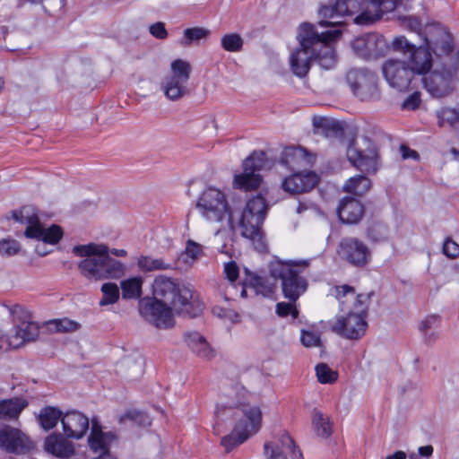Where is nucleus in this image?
<instances>
[{"instance_id": "obj_33", "label": "nucleus", "mask_w": 459, "mask_h": 459, "mask_svg": "<svg viewBox=\"0 0 459 459\" xmlns=\"http://www.w3.org/2000/svg\"><path fill=\"white\" fill-rule=\"evenodd\" d=\"M332 426L333 421L327 414L316 409L314 410L312 414V428L318 437L322 438L329 437L332 434Z\"/></svg>"}, {"instance_id": "obj_20", "label": "nucleus", "mask_w": 459, "mask_h": 459, "mask_svg": "<svg viewBox=\"0 0 459 459\" xmlns=\"http://www.w3.org/2000/svg\"><path fill=\"white\" fill-rule=\"evenodd\" d=\"M400 2L401 0H363L365 9L354 22L357 24H369L380 19L384 13L394 11Z\"/></svg>"}, {"instance_id": "obj_52", "label": "nucleus", "mask_w": 459, "mask_h": 459, "mask_svg": "<svg viewBox=\"0 0 459 459\" xmlns=\"http://www.w3.org/2000/svg\"><path fill=\"white\" fill-rule=\"evenodd\" d=\"M223 273L230 282H235L239 275V268L234 261L224 264Z\"/></svg>"}, {"instance_id": "obj_28", "label": "nucleus", "mask_w": 459, "mask_h": 459, "mask_svg": "<svg viewBox=\"0 0 459 459\" xmlns=\"http://www.w3.org/2000/svg\"><path fill=\"white\" fill-rule=\"evenodd\" d=\"M363 213V205L359 201L351 197L343 198L338 207L340 220L347 224L357 223L362 218Z\"/></svg>"}, {"instance_id": "obj_37", "label": "nucleus", "mask_w": 459, "mask_h": 459, "mask_svg": "<svg viewBox=\"0 0 459 459\" xmlns=\"http://www.w3.org/2000/svg\"><path fill=\"white\" fill-rule=\"evenodd\" d=\"M209 30L203 27L188 28L184 30V37L179 40L180 45L189 47L192 44H198L210 36Z\"/></svg>"}, {"instance_id": "obj_30", "label": "nucleus", "mask_w": 459, "mask_h": 459, "mask_svg": "<svg viewBox=\"0 0 459 459\" xmlns=\"http://www.w3.org/2000/svg\"><path fill=\"white\" fill-rule=\"evenodd\" d=\"M281 162L291 170L299 169L309 163L307 152L301 147L290 146L283 150Z\"/></svg>"}, {"instance_id": "obj_32", "label": "nucleus", "mask_w": 459, "mask_h": 459, "mask_svg": "<svg viewBox=\"0 0 459 459\" xmlns=\"http://www.w3.org/2000/svg\"><path fill=\"white\" fill-rule=\"evenodd\" d=\"M187 82H180L169 76H166L161 83L164 95L169 100L175 101L183 98L187 93Z\"/></svg>"}, {"instance_id": "obj_61", "label": "nucleus", "mask_w": 459, "mask_h": 459, "mask_svg": "<svg viewBox=\"0 0 459 459\" xmlns=\"http://www.w3.org/2000/svg\"><path fill=\"white\" fill-rule=\"evenodd\" d=\"M433 453V447L431 446H424L419 448V454L422 456H429Z\"/></svg>"}, {"instance_id": "obj_59", "label": "nucleus", "mask_w": 459, "mask_h": 459, "mask_svg": "<svg viewBox=\"0 0 459 459\" xmlns=\"http://www.w3.org/2000/svg\"><path fill=\"white\" fill-rule=\"evenodd\" d=\"M400 152H401V154H402V157L403 160H407V159L417 160L419 158V154L417 153V152L410 149L409 147H407L405 145H402L400 147Z\"/></svg>"}, {"instance_id": "obj_63", "label": "nucleus", "mask_w": 459, "mask_h": 459, "mask_svg": "<svg viewBox=\"0 0 459 459\" xmlns=\"http://www.w3.org/2000/svg\"><path fill=\"white\" fill-rule=\"evenodd\" d=\"M341 24H342L341 22H325V21H320L319 22V25H321V26H327V27H332V26H334V25H341Z\"/></svg>"}, {"instance_id": "obj_4", "label": "nucleus", "mask_w": 459, "mask_h": 459, "mask_svg": "<svg viewBox=\"0 0 459 459\" xmlns=\"http://www.w3.org/2000/svg\"><path fill=\"white\" fill-rule=\"evenodd\" d=\"M309 265V259L274 260L270 263L271 276L281 281L282 294L290 301L296 302L307 290L308 284L303 274Z\"/></svg>"}, {"instance_id": "obj_64", "label": "nucleus", "mask_w": 459, "mask_h": 459, "mask_svg": "<svg viewBox=\"0 0 459 459\" xmlns=\"http://www.w3.org/2000/svg\"><path fill=\"white\" fill-rule=\"evenodd\" d=\"M247 287V285H245V282H244V283H243L242 290H241V292H240V296H241L242 298H247V289H246Z\"/></svg>"}, {"instance_id": "obj_9", "label": "nucleus", "mask_w": 459, "mask_h": 459, "mask_svg": "<svg viewBox=\"0 0 459 459\" xmlns=\"http://www.w3.org/2000/svg\"><path fill=\"white\" fill-rule=\"evenodd\" d=\"M349 161L365 173H375L377 169V151L374 143L367 136L353 139L347 148Z\"/></svg>"}, {"instance_id": "obj_39", "label": "nucleus", "mask_w": 459, "mask_h": 459, "mask_svg": "<svg viewBox=\"0 0 459 459\" xmlns=\"http://www.w3.org/2000/svg\"><path fill=\"white\" fill-rule=\"evenodd\" d=\"M61 419L62 411L57 408L51 406L45 407L39 416L40 425L44 429H50L54 428Z\"/></svg>"}, {"instance_id": "obj_44", "label": "nucleus", "mask_w": 459, "mask_h": 459, "mask_svg": "<svg viewBox=\"0 0 459 459\" xmlns=\"http://www.w3.org/2000/svg\"><path fill=\"white\" fill-rule=\"evenodd\" d=\"M317 379L322 384H332L338 377L336 371L333 370L325 363H320L316 367Z\"/></svg>"}, {"instance_id": "obj_19", "label": "nucleus", "mask_w": 459, "mask_h": 459, "mask_svg": "<svg viewBox=\"0 0 459 459\" xmlns=\"http://www.w3.org/2000/svg\"><path fill=\"white\" fill-rule=\"evenodd\" d=\"M385 47L386 43L384 38L374 33L358 37L351 42L354 53L367 60L377 58L384 55Z\"/></svg>"}, {"instance_id": "obj_5", "label": "nucleus", "mask_w": 459, "mask_h": 459, "mask_svg": "<svg viewBox=\"0 0 459 459\" xmlns=\"http://www.w3.org/2000/svg\"><path fill=\"white\" fill-rule=\"evenodd\" d=\"M13 317V328L1 342L0 350L19 349L35 342L39 336V325L34 321L32 313L22 305H13L9 308Z\"/></svg>"}, {"instance_id": "obj_41", "label": "nucleus", "mask_w": 459, "mask_h": 459, "mask_svg": "<svg viewBox=\"0 0 459 459\" xmlns=\"http://www.w3.org/2000/svg\"><path fill=\"white\" fill-rule=\"evenodd\" d=\"M28 403H0V419L13 420L18 418Z\"/></svg>"}, {"instance_id": "obj_58", "label": "nucleus", "mask_w": 459, "mask_h": 459, "mask_svg": "<svg viewBox=\"0 0 459 459\" xmlns=\"http://www.w3.org/2000/svg\"><path fill=\"white\" fill-rule=\"evenodd\" d=\"M368 294H358L357 296L354 295L352 299L355 300V308L358 310L357 313L362 314V312L366 309V304L369 299Z\"/></svg>"}, {"instance_id": "obj_18", "label": "nucleus", "mask_w": 459, "mask_h": 459, "mask_svg": "<svg viewBox=\"0 0 459 459\" xmlns=\"http://www.w3.org/2000/svg\"><path fill=\"white\" fill-rule=\"evenodd\" d=\"M454 72L446 65L435 69L429 75L422 79L426 90L436 98L450 94L453 90Z\"/></svg>"}, {"instance_id": "obj_27", "label": "nucleus", "mask_w": 459, "mask_h": 459, "mask_svg": "<svg viewBox=\"0 0 459 459\" xmlns=\"http://www.w3.org/2000/svg\"><path fill=\"white\" fill-rule=\"evenodd\" d=\"M45 450L58 458H68L74 453V445L61 434H51L44 443Z\"/></svg>"}, {"instance_id": "obj_3", "label": "nucleus", "mask_w": 459, "mask_h": 459, "mask_svg": "<svg viewBox=\"0 0 459 459\" xmlns=\"http://www.w3.org/2000/svg\"><path fill=\"white\" fill-rule=\"evenodd\" d=\"M73 254L82 258L78 263V270L89 281L118 280L126 274V264L112 256H126L127 252L125 249L89 243L74 246Z\"/></svg>"}, {"instance_id": "obj_10", "label": "nucleus", "mask_w": 459, "mask_h": 459, "mask_svg": "<svg viewBox=\"0 0 459 459\" xmlns=\"http://www.w3.org/2000/svg\"><path fill=\"white\" fill-rule=\"evenodd\" d=\"M392 45L394 50L401 51L407 56V65L413 75L425 74L431 69L432 56L428 48L422 46L415 47L404 37L395 38Z\"/></svg>"}, {"instance_id": "obj_36", "label": "nucleus", "mask_w": 459, "mask_h": 459, "mask_svg": "<svg viewBox=\"0 0 459 459\" xmlns=\"http://www.w3.org/2000/svg\"><path fill=\"white\" fill-rule=\"evenodd\" d=\"M143 278L132 277L120 282L122 296L125 299H135L142 295Z\"/></svg>"}, {"instance_id": "obj_23", "label": "nucleus", "mask_w": 459, "mask_h": 459, "mask_svg": "<svg viewBox=\"0 0 459 459\" xmlns=\"http://www.w3.org/2000/svg\"><path fill=\"white\" fill-rule=\"evenodd\" d=\"M280 443L281 446L264 444V455L268 459H301L302 454L296 449L294 441L287 433L281 435Z\"/></svg>"}, {"instance_id": "obj_16", "label": "nucleus", "mask_w": 459, "mask_h": 459, "mask_svg": "<svg viewBox=\"0 0 459 459\" xmlns=\"http://www.w3.org/2000/svg\"><path fill=\"white\" fill-rule=\"evenodd\" d=\"M0 448L6 453L24 455L34 448V443L19 429L4 425L0 427Z\"/></svg>"}, {"instance_id": "obj_22", "label": "nucleus", "mask_w": 459, "mask_h": 459, "mask_svg": "<svg viewBox=\"0 0 459 459\" xmlns=\"http://www.w3.org/2000/svg\"><path fill=\"white\" fill-rule=\"evenodd\" d=\"M318 182V177L315 172H297L286 178L282 181V188L290 194H301L313 189Z\"/></svg>"}, {"instance_id": "obj_53", "label": "nucleus", "mask_w": 459, "mask_h": 459, "mask_svg": "<svg viewBox=\"0 0 459 459\" xmlns=\"http://www.w3.org/2000/svg\"><path fill=\"white\" fill-rule=\"evenodd\" d=\"M301 342L306 347H315L320 344V337L317 333L310 331L301 332Z\"/></svg>"}, {"instance_id": "obj_13", "label": "nucleus", "mask_w": 459, "mask_h": 459, "mask_svg": "<svg viewBox=\"0 0 459 459\" xmlns=\"http://www.w3.org/2000/svg\"><path fill=\"white\" fill-rule=\"evenodd\" d=\"M342 35L341 30H327L319 33L316 31V39H313L314 59L325 69H331L337 63V55L332 45Z\"/></svg>"}, {"instance_id": "obj_47", "label": "nucleus", "mask_w": 459, "mask_h": 459, "mask_svg": "<svg viewBox=\"0 0 459 459\" xmlns=\"http://www.w3.org/2000/svg\"><path fill=\"white\" fill-rule=\"evenodd\" d=\"M202 252L203 247L200 244L193 240H188L186 242L185 252L181 255V257L186 263H188L189 261L187 258H190L191 261H195L198 256L202 255Z\"/></svg>"}, {"instance_id": "obj_24", "label": "nucleus", "mask_w": 459, "mask_h": 459, "mask_svg": "<svg viewBox=\"0 0 459 459\" xmlns=\"http://www.w3.org/2000/svg\"><path fill=\"white\" fill-rule=\"evenodd\" d=\"M61 422L65 434L74 438H81L89 428L88 418L78 411L65 413Z\"/></svg>"}, {"instance_id": "obj_46", "label": "nucleus", "mask_w": 459, "mask_h": 459, "mask_svg": "<svg viewBox=\"0 0 459 459\" xmlns=\"http://www.w3.org/2000/svg\"><path fill=\"white\" fill-rule=\"evenodd\" d=\"M438 117L440 126L448 124L450 126L459 131V114L455 109L443 108Z\"/></svg>"}, {"instance_id": "obj_17", "label": "nucleus", "mask_w": 459, "mask_h": 459, "mask_svg": "<svg viewBox=\"0 0 459 459\" xmlns=\"http://www.w3.org/2000/svg\"><path fill=\"white\" fill-rule=\"evenodd\" d=\"M368 324L365 316L359 313H349L341 316L331 325V330L349 340H359L366 333Z\"/></svg>"}, {"instance_id": "obj_34", "label": "nucleus", "mask_w": 459, "mask_h": 459, "mask_svg": "<svg viewBox=\"0 0 459 459\" xmlns=\"http://www.w3.org/2000/svg\"><path fill=\"white\" fill-rule=\"evenodd\" d=\"M137 266L143 273L165 271L173 268L171 264L167 263L163 258L153 257L151 255L139 256L137 260Z\"/></svg>"}, {"instance_id": "obj_12", "label": "nucleus", "mask_w": 459, "mask_h": 459, "mask_svg": "<svg viewBox=\"0 0 459 459\" xmlns=\"http://www.w3.org/2000/svg\"><path fill=\"white\" fill-rule=\"evenodd\" d=\"M353 92L361 100H377L380 92L377 75L367 69H351L346 75Z\"/></svg>"}, {"instance_id": "obj_57", "label": "nucleus", "mask_w": 459, "mask_h": 459, "mask_svg": "<svg viewBox=\"0 0 459 459\" xmlns=\"http://www.w3.org/2000/svg\"><path fill=\"white\" fill-rule=\"evenodd\" d=\"M420 103V92L414 91L403 101V108L413 110L419 107Z\"/></svg>"}, {"instance_id": "obj_56", "label": "nucleus", "mask_w": 459, "mask_h": 459, "mask_svg": "<svg viewBox=\"0 0 459 459\" xmlns=\"http://www.w3.org/2000/svg\"><path fill=\"white\" fill-rule=\"evenodd\" d=\"M150 33L159 39H164L168 37V32L165 28V24L161 22H158L150 26Z\"/></svg>"}, {"instance_id": "obj_14", "label": "nucleus", "mask_w": 459, "mask_h": 459, "mask_svg": "<svg viewBox=\"0 0 459 459\" xmlns=\"http://www.w3.org/2000/svg\"><path fill=\"white\" fill-rule=\"evenodd\" d=\"M382 73L390 87L399 91H409L413 83L414 75L405 61L387 59L382 65Z\"/></svg>"}, {"instance_id": "obj_11", "label": "nucleus", "mask_w": 459, "mask_h": 459, "mask_svg": "<svg viewBox=\"0 0 459 459\" xmlns=\"http://www.w3.org/2000/svg\"><path fill=\"white\" fill-rule=\"evenodd\" d=\"M265 165V153L255 152L243 162V172L234 177V186L238 189L249 191L256 189L262 183L259 174Z\"/></svg>"}, {"instance_id": "obj_31", "label": "nucleus", "mask_w": 459, "mask_h": 459, "mask_svg": "<svg viewBox=\"0 0 459 459\" xmlns=\"http://www.w3.org/2000/svg\"><path fill=\"white\" fill-rule=\"evenodd\" d=\"M245 285L248 286L257 295L265 298L271 297L274 292V285L269 281L266 277L260 276L246 269Z\"/></svg>"}, {"instance_id": "obj_48", "label": "nucleus", "mask_w": 459, "mask_h": 459, "mask_svg": "<svg viewBox=\"0 0 459 459\" xmlns=\"http://www.w3.org/2000/svg\"><path fill=\"white\" fill-rule=\"evenodd\" d=\"M386 228L380 223L372 224L367 230V237L374 242H380L386 238Z\"/></svg>"}, {"instance_id": "obj_51", "label": "nucleus", "mask_w": 459, "mask_h": 459, "mask_svg": "<svg viewBox=\"0 0 459 459\" xmlns=\"http://www.w3.org/2000/svg\"><path fill=\"white\" fill-rule=\"evenodd\" d=\"M126 420H130L140 425H150L151 421L147 415L139 411H130L120 417V422H124Z\"/></svg>"}, {"instance_id": "obj_45", "label": "nucleus", "mask_w": 459, "mask_h": 459, "mask_svg": "<svg viewBox=\"0 0 459 459\" xmlns=\"http://www.w3.org/2000/svg\"><path fill=\"white\" fill-rule=\"evenodd\" d=\"M437 323L438 317L436 316H427L420 322L419 329L424 334L426 342H433L437 339V334L435 333H429V331L437 326Z\"/></svg>"}, {"instance_id": "obj_8", "label": "nucleus", "mask_w": 459, "mask_h": 459, "mask_svg": "<svg viewBox=\"0 0 459 459\" xmlns=\"http://www.w3.org/2000/svg\"><path fill=\"white\" fill-rule=\"evenodd\" d=\"M316 39L315 27L304 23L299 27L298 39L300 48L293 51L290 56V65L293 73L299 77L307 75L314 60L313 39Z\"/></svg>"}, {"instance_id": "obj_26", "label": "nucleus", "mask_w": 459, "mask_h": 459, "mask_svg": "<svg viewBox=\"0 0 459 459\" xmlns=\"http://www.w3.org/2000/svg\"><path fill=\"white\" fill-rule=\"evenodd\" d=\"M184 341L192 352L202 359L210 360L215 356L214 350L211 347L205 337L198 332L186 333Z\"/></svg>"}, {"instance_id": "obj_25", "label": "nucleus", "mask_w": 459, "mask_h": 459, "mask_svg": "<svg viewBox=\"0 0 459 459\" xmlns=\"http://www.w3.org/2000/svg\"><path fill=\"white\" fill-rule=\"evenodd\" d=\"M365 7L358 0H336L332 5H323L319 13L323 18H335L338 16L351 15L363 10Z\"/></svg>"}, {"instance_id": "obj_62", "label": "nucleus", "mask_w": 459, "mask_h": 459, "mask_svg": "<svg viewBox=\"0 0 459 459\" xmlns=\"http://www.w3.org/2000/svg\"><path fill=\"white\" fill-rule=\"evenodd\" d=\"M385 459H406V454L403 451H396L394 454L387 455Z\"/></svg>"}, {"instance_id": "obj_40", "label": "nucleus", "mask_w": 459, "mask_h": 459, "mask_svg": "<svg viewBox=\"0 0 459 459\" xmlns=\"http://www.w3.org/2000/svg\"><path fill=\"white\" fill-rule=\"evenodd\" d=\"M102 298L99 304L100 307L115 304L119 299V288L114 282L103 283L100 289Z\"/></svg>"}, {"instance_id": "obj_21", "label": "nucleus", "mask_w": 459, "mask_h": 459, "mask_svg": "<svg viewBox=\"0 0 459 459\" xmlns=\"http://www.w3.org/2000/svg\"><path fill=\"white\" fill-rule=\"evenodd\" d=\"M425 43L424 48L431 49L437 56L449 54L453 48L451 34L439 24L432 25L428 29Z\"/></svg>"}, {"instance_id": "obj_6", "label": "nucleus", "mask_w": 459, "mask_h": 459, "mask_svg": "<svg viewBox=\"0 0 459 459\" xmlns=\"http://www.w3.org/2000/svg\"><path fill=\"white\" fill-rule=\"evenodd\" d=\"M235 414H241L232 432L221 439V445L230 451L258 432L262 426V411L256 403H238Z\"/></svg>"}, {"instance_id": "obj_42", "label": "nucleus", "mask_w": 459, "mask_h": 459, "mask_svg": "<svg viewBox=\"0 0 459 459\" xmlns=\"http://www.w3.org/2000/svg\"><path fill=\"white\" fill-rule=\"evenodd\" d=\"M49 328L58 333H70L79 329V324L68 318L56 319L48 322Z\"/></svg>"}, {"instance_id": "obj_15", "label": "nucleus", "mask_w": 459, "mask_h": 459, "mask_svg": "<svg viewBox=\"0 0 459 459\" xmlns=\"http://www.w3.org/2000/svg\"><path fill=\"white\" fill-rule=\"evenodd\" d=\"M339 256L355 267H364L371 260V250L362 240L347 237L341 240L338 246Z\"/></svg>"}, {"instance_id": "obj_2", "label": "nucleus", "mask_w": 459, "mask_h": 459, "mask_svg": "<svg viewBox=\"0 0 459 459\" xmlns=\"http://www.w3.org/2000/svg\"><path fill=\"white\" fill-rule=\"evenodd\" d=\"M152 298L146 297L139 302L142 316L158 328H170L174 325L172 309L178 313H190L193 290L180 285L177 280L164 275L155 277L152 283Z\"/></svg>"}, {"instance_id": "obj_7", "label": "nucleus", "mask_w": 459, "mask_h": 459, "mask_svg": "<svg viewBox=\"0 0 459 459\" xmlns=\"http://www.w3.org/2000/svg\"><path fill=\"white\" fill-rule=\"evenodd\" d=\"M13 220L26 225L24 235L28 238L42 240L44 243L55 245L62 238L63 231L58 225L44 228L39 221L38 212L32 206H23L19 211L12 212Z\"/></svg>"}, {"instance_id": "obj_29", "label": "nucleus", "mask_w": 459, "mask_h": 459, "mask_svg": "<svg viewBox=\"0 0 459 459\" xmlns=\"http://www.w3.org/2000/svg\"><path fill=\"white\" fill-rule=\"evenodd\" d=\"M315 132L327 138L341 139L344 134V128L341 122L332 118L317 117L313 119Z\"/></svg>"}, {"instance_id": "obj_54", "label": "nucleus", "mask_w": 459, "mask_h": 459, "mask_svg": "<svg viewBox=\"0 0 459 459\" xmlns=\"http://www.w3.org/2000/svg\"><path fill=\"white\" fill-rule=\"evenodd\" d=\"M355 294V290L353 287L349 285L337 286L334 289V296L337 299H339L342 303H344L345 298H353Z\"/></svg>"}, {"instance_id": "obj_50", "label": "nucleus", "mask_w": 459, "mask_h": 459, "mask_svg": "<svg viewBox=\"0 0 459 459\" xmlns=\"http://www.w3.org/2000/svg\"><path fill=\"white\" fill-rule=\"evenodd\" d=\"M20 249V244L14 239L7 238L0 240V255H16Z\"/></svg>"}, {"instance_id": "obj_1", "label": "nucleus", "mask_w": 459, "mask_h": 459, "mask_svg": "<svg viewBox=\"0 0 459 459\" xmlns=\"http://www.w3.org/2000/svg\"><path fill=\"white\" fill-rule=\"evenodd\" d=\"M196 209L204 220L220 226L216 235L221 234L225 238L231 239L238 227L241 235L250 239L256 250L261 252L265 249L262 224L269 205L261 194L249 198L240 212L230 205L221 190L210 186L199 195Z\"/></svg>"}, {"instance_id": "obj_60", "label": "nucleus", "mask_w": 459, "mask_h": 459, "mask_svg": "<svg viewBox=\"0 0 459 459\" xmlns=\"http://www.w3.org/2000/svg\"><path fill=\"white\" fill-rule=\"evenodd\" d=\"M446 67L450 68L454 72V75L459 71V51L456 56L451 59L449 64H446Z\"/></svg>"}, {"instance_id": "obj_38", "label": "nucleus", "mask_w": 459, "mask_h": 459, "mask_svg": "<svg viewBox=\"0 0 459 459\" xmlns=\"http://www.w3.org/2000/svg\"><path fill=\"white\" fill-rule=\"evenodd\" d=\"M192 72L189 62L183 59H176L170 65V74L168 75L180 82H187Z\"/></svg>"}, {"instance_id": "obj_43", "label": "nucleus", "mask_w": 459, "mask_h": 459, "mask_svg": "<svg viewBox=\"0 0 459 459\" xmlns=\"http://www.w3.org/2000/svg\"><path fill=\"white\" fill-rule=\"evenodd\" d=\"M221 47L226 51L238 52L243 47V39L237 33L226 34L221 38Z\"/></svg>"}, {"instance_id": "obj_35", "label": "nucleus", "mask_w": 459, "mask_h": 459, "mask_svg": "<svg viewBox=\"0 0 459 459\" xmlns=\"http://www.w3.org/2000/svg\"><path fill=\"white\" fill-rule=\"evenodd\" d=\"M371 187L369 178L359 175L349 178L343 186V191L356 195H365Z\"/></svg>"}, {"instance_id": "obj_49", "label": "nucleus", "mask_w": 459, "mask_h": 459, "mask_svg": "<svg viewBox=\"0 0 459 459\" xmlns=\"http://www.w3.org/2000/svg\"><path fill=\"white\" fill-rule=\"evenodd\" d=\"M276 313L281 317H285L290 315L293 319H296L299 316V310L296 307V302L290 300L289 302H279L276 305Z\"/></svg>"}, {"instance_id": "obj_55", "label": "nucleus", "mask_w": 459, "mask_h": 459, "mask_svg": "<svg viewBox=\"0 0 459 459\" xmlns=\"http://www.w3.org/2000/svg\"><path fill=\"white\" fill-rule=\"evenodd\" d=\"M443 253L450 258H456L459 256V245L451 238H447L443 246Z\"/></svg>"}]
</instances>
